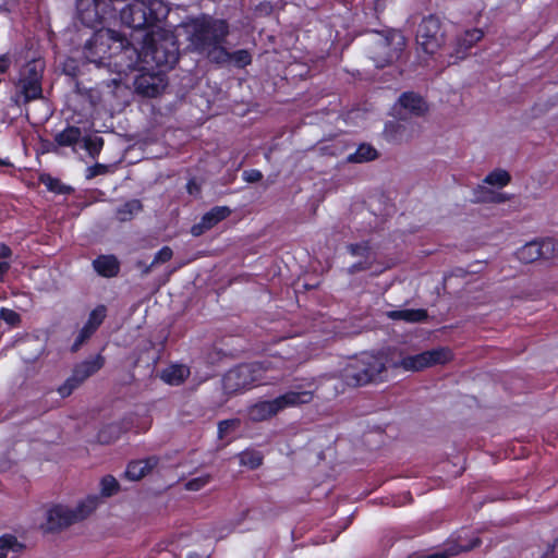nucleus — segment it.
Returning a JSON list of instances; mask_svg holds the SVG:
<instances>
[{"label": "nucleus", "instance_id": "nucleus-3", "mask_svg": "<svg viewBox=\"0 0 558 558\" xmlns=\"http://www.w3.org/2000/svg\"><path fill=\"white\" fill-rule=\"evenodd\" d=\"M170 8L162 0H132L120 10V20L124 26L135 31H148L167 19Z\"/></svg>", "mask_w": 558, "mask_h": 558}, {"label": "nucleus", "instance_id": "nucleus-10", "mask_svg": "<svg viewBox=\"0 0 558 558\" xmlns=\"http://www.w3.org/2000/svg\"><path fill=\"white\" fill-rule=\"evenodd\" d=\"M145 58H149L158 68L171 69L179 60V47L174 37L151 38L145 49Z\"/></svg>", "mask_w": 558, "mask_h": 558}, {"label": "nucleus", "instance_id": "nucleus-19", "mask_svg": "<svg viewBox=\"0 0 558 558\" xmlns=\"http://www.w3.org/2000/svg\"><path fill=\"white\" fill-rule=\"evenodd\" d=\"M93 267L99 276L112 278L120 271V262L114 255H100L93 260Z\"/></svg>", "mask_w": 558, "mask_h": 558}, {"label": "nucleus", "instance_id": "nucleus-21", "mask_svg": "<svg viewBox=\"0 0 558 558\" xmlns=\"http://www.w3.org/2000/svg\"><path fill=\"white\" fill-rule=\"evenodd\" d=\"M190 375V369L184 365H171L161 372L160 378L172 386L181 385Z\"/></svg>", "mask_w": 558, "mask_h": 558}, {"label": "nucleus", "instance_id": "nucleus-18", "mask_svg": "<svg viewBox=\"0 0 558 558\" xmlns=\"http://www.w3.org/2000/svg\"><path fill=\"white\" fill-rule=\"evenodd\" d=\"M482 544L480 537L472 538L468 544L461 545L458 541H450L445 544L444 548L434 554L424 555L423 558H450L461 553L470 551Z\"/></svg>", "mask_w": 558, "mask_h": 558}, {"label": "nucleus", "instance_id": "nucleus-4", "mask_svg": "<svg viewBox=\"0 0 558 558\" xmlns=\"http://www.w3.org/2000/svg\"><path fill=\"white\" fill-rule=\"evenodd\" d=\"M84 25L88 28L86 24ZM97 26L98 24L89 27L94 31L83 45V54L88 62L102 65L108 58L126 49L130 43L119 33L105 27L96 29Z\"/></svg>", "mask_w": 558, "mask_h": 558}, {"label": "nucleus", "instance_id": "nucleus-8", "mask_svg": "<svg viewBox=\"0 0 558 558\" xmlns=\"http://www.w3.org/2000/svg\"><path fill=\"white\" fill-rule=\"evenodd\" d=\"M313 400V392L310 390H290L272 400L260 401L250 409V417L253 421H264L279 411L300 404L310 403Z\"/></svg>", "mask_w": 558, "mask_h": 558}, {"label": "nucleus", "instance_id": "nucleus-56", "mask_svg": "<svg viewBox=\"0 0 558 558\" xmlns=\"http://www.w3.org/2000/svg\"><path fill=\"white\" fill-rule=\"evenodd\" d=\"M0 165H1V166H8V165H9V162H5V161L0 160Z\"/></svg>", "mask_w": 558, "mask_h": 558}, {"label": "nucleus", "instance_id": "nucleus-15", "mask_svg": "<svg viewBox=\"0 0 558 558\" xmlns=\"http://www.w3.org/2000/svg\"><path fill=\"white\" fill-rule=\"evenodd\" d=\"M557 244L553 239L531 241L517 251V257L525 263H534L538 259H550L556 255Z\"/></svg>", "mask_w": 558, "mask_h": 558}, {"label": "nucleus", "instance_id": "nucleus-38", "mask_svg": "<svg viewBox=\"0 0 558 558\" xmlns=\"http://www.w3.org/2000/svg\"><path fill=\"white\" fill-rule=\"evenodd\" d=\"M476 199H477V202H483V203L490 202V203L500 204V203L508 201V197L502 193H495V192L488 191L483 196H477Z\"/></svg>", "mask_w": 558, "mask_h": 558}, {"label": "nucleus", "instance_id": "nucleus-22", "mask_svg": "<svg viewBox=\"0 0 558 558\" xmlns=\"http://www.w3.org/2000/svg\"><path fill=\"white\" fill-rule=\"evenodd\" d=\"M387 316L393 320H404L408 323L425 322L428 317L427 311L418 310H397L387 313Z\"/></svg>", "mask_w": 558, "mask_h": 558}, {"label": "nucleus", "instance_id": "nucleus-25", "mask_svg": "<svg viewBox=\"0 0 558 558\" xmlns=\"http://www.w3.org/2000/svg\"><path fill=\"white\" fill-rule=\"evenodd\" d=\"M378 157V151L369 144H361L355 153L347 157L348 162L362 163L375 160Z\"/></svg>", "mask_w": 558, "mask_h": 558}, {"label": "nucleus", "instance_id": "nucleus-47", "mask_svg": "<svg viewBox=\"0 0 558 558\" xmlns=\"http://www.w3.org/2000/svg\"><path fill=\"white\" fill-rule=\"evenodd\" d=\"M209 230V228L207 227L206 223H204V220L202 219L201 222L194 225L192 228H191V233L194 235V236H199L202 235L205 231Z\"/></svg>", "mask_w": 558, "mask_h": 558}, {"label": "nucleus", "instance_id": "nucleus-52", "mask_svg": "<svg viewBox=\"0 0 558 558\" xmlns=\"http://www.w3.org/2000/svg\"><path fill=\"white\" fill-rule=\"evenodd\" d=\"M549 549H550V547H548L546 551L538 550L537 555H531V556H529L526 553H523L522 558H545L547 556Z\"/></svg>", "mask_w": 558, "mask_h": 558}, {"label": "nucleus", "instance_id": "nucleus-12", "mask_svg": "<svg viewBox=\"0 0 558 558\" xmlns=\"http://www.w3.org/2000/svg\"><path fill=\"white\" fill-rule=\"evenodd\" d=\"M452 353L450 349L439 347L415 355L404 356L397 366H401L405 371L418 372L437 364H445L450 361Z\"/></svg>", "mask_w": 558, "mask_h": 558}, {"label": "nucleus", "instance_id": "nucleus-27", "mask_svg": "<svg viewBox=\"0 0 558 558\" xmlns=\"http://www.w3.org/2000/svg\"><path fill=\"white\" fill-rule=\"evenodd\" d=\"M264 460V456L262 452L254 450V449H247L242 451L239 454V462L243 466H247L251 470L257 469L262 465Z\"/></svg>", "mask_w": 558, "mask_h": 558}, {"label": "nucleus", "instance_id": "nucleus-55", "mask_svg": "<svg viewBox=\"0 0 558 558\" xmlns=\"http://www.w3.org/2000/svg\"><path fill=\"white\" fill-rule=\"evenodd\" d=\"M551 550L556 551L557 555H558V538L555 541L553 547H551Z\"/></svg>", "mask_w": 558, "mask_h": 558}, {"label": "nucleus", "instance_id": "nucleus-40", "mask_svg": "<svg viewBox=\"0 0 558 558\" xmlns=\"http://www.w3.org/2000/svg\"><path fill=\"white\" fill-rule=\"evenodd\" d=\"M109 171V167L102 163H96L87 168L86 179L92 180L97 175L106 174Z\"/></svg>", "mask_w": 558, "mask_h": 558}, {"label": "nucleus", "instance_id": "nucleus-42", "mask_svg": "<svg viewBox=\"0 0 558 558\" xmlns=\"http://www.w3.org/2000/svg\"><path fill=\"white\" fill-rule=\"evenodd\" d=\"M243 179L248 183H256L263 179V173L256 169L245 170L243 172Z\"/></svg>", "mask_w": 558, "mask_h": 558}, {"label": "nucleus", "instance_id": "nucleus-2", "mask_svg": "<svg viewBox=\"0 0 558 558\" xmlns=\"http://www.w3.org/2000/svg\"><path fill=\"white\" fill-rule=\"evenodd\" d=\"M113 490H102L101 497L112 496ZM100 504V495H88L73 506L54 504L46 512V530L60 532L86 520Z\"/></svg>", "mask_w": 558, "mask_h": 558}, {"label": "nucleus", "instance_id": "nucleus-58", "mask_svg": "<svg viewBox=\"0 0 558 558\" xmlns=\"http://www.w3.org/2000/svg\"><path fill=\"white\" fill-rule=\"evenodd\" d=\"M409 558H423V556H411Z\"/></svg>", "mask_w": 558, "mask_h": 558}, {"label": "nucleus", "instance_id": "nucleus-35", "mask_svg": "<svg viewBox=\"0 0 558 558\" xmlns=\"http://www.w3.org/2000/svg\"><path fill=\"white\" fill-rule=\"evenodd\" d=\"M95 333V331L85 326L80 330L74 343L71 347L72 352H76Z\"/></svg>", "mask_w": 558, "mask_h": 558}, {"label": "nucleus", "instance_id": "nucleus-7", "mask_svg": "<svg viewBox=\"0 0 558 558\" xmlns=\"http://www.w3.org/2000/svg\"><path fill=\"white\" fill-rule=\"evenodd\" d=\"M45 66L44 59L32 58L21 68L12 97L16 105H26L43 97L41 82Z\"/></svg>", "mask_w": 558, "mask_h": 558}, {"label": "nucleus", "instance_id": "nucleus-57", "mask_svg": "<svg viewBox=\"0 0 558 558\" xmlns=\"http://www.w3.org/2000/svg\"><path fill=\"white\" fill-rule=\"evenodd\" d=\"M480 190H482V195L483 196L486 192L484 191L483 186H480Z\"/></svg>", "mask_w": 558, "mask_h": 558}, {"label": "nucleus", "instance_id": "nucleus-37", "mask_svg": "<svg viewBox=\"0 0 558 558\" xmlns=\"http://www.w3.org/2000/svg\"><path fill=\"white\" fill-rule=\"evenodd\" d=\"M0 319H3L10 326H16L21 322V316L13 310L1 308L0 310Z\"/></svg>", "mask_w": 558, "mask_h": 558}, {"label": "nucleus", "instance_id": "nucleus-1", "mask_svg": "<svg viewBox=\"0 0 558 558\" xmlns=\"http://www.w3.org/2000/svg\"><path fill=\"white\" fill-rule=\"evenodd\" d=\"M189 48L206 57L210 62L222 63L227 58V43L230 25L227 20L202 14L181 24Z\"/></svg>", "mask_w": 558, "mask_h": 558}, {"label": "nucleus", "instance_id": "nucleus-31", "mask_svg": "<svg viewBox=\"0 0 558 558\" xmlns=\"http://www.w3.org/2000/svg\"><path fill=\"white\" fill-rule=\"evenodd\" d=\"M83 148L87 150L92 158H96L104 146V140L99 136L82 137Z\"/></svg>", "mask_w": 558, "mask_h": 558}, {"label": "nucleus", "instance_id": "nucleus-14", "mask_svg": "<svg viewBox=\"0 0 558 558\" xmlns=\"http://www.w3.org/2000/svg\"><path fill=\"white\" fill-rule=\"evenodd\" d=\"M104 365V357L97 355L77 364L72 375L65 380L63 385L58 388L62 398L69 397L74 389H76L84 380L98 372Z\"/></svg>", "mask_w": 558, "mask_h": 558}, {"label": "nucleus", "instance_id": "nucleus-16", "mask_svg": "<svg viewBox=\"0 0 558 558\" xmlns=\"http://www.w3.org/2000/svg\"><path fill=\"white\" fill-rule=\"evenodd\" d=\"M134 89L144 97H156L166 87L165 78L159 73H142L134 80Z\"/></svg>", "mask_w": 558, "mask_h": 558}, {"label": "nucleus", "instance_id": "nucleus-29", "mask_svg": "<svg viewBox=\"0 0 558 558\" xmlns=\"http://www.w3.org/2000/svg\"><path fill=\"white\" fill-rule=\"evenodd\" d=\"M228 58L221 63H233L238 68H244L252 62V57L247 50L241 49L234 52L227 50Z\"/></svg>", "mask_w": 558, "mask_h": 558}, {"label": "nucleus", "instance_id": "nucleus-48", "mask_svg": "<svg viewBox=\"0 0 558 558\" xmlns=\"http://www.w3.org/2000/svg\"><path fill=\"white\" fill-rule=\"evenodd\" d=\"M232 424H233V422L228 421V420L219 422V424H218L219 438H222L225 436V434L228 432V429L231 427Z\"/></svg>", "mask_w": 558, "mask_h": 558}, {"label": "nucleus", "instance_id": "nucleus-32", "mask_svg": "<svg viewBox=\"0 0 558 558\" xmlns=\"http://www.w3.org/2000/svg\"><path fill=\"white\" fill-rule=\"evenodd\" d=\"M107 315V308L105 305H98L96 308H94L88 317L87 323L85 326L92 328L94 331L98 329V327L102 324L104 319Z\"/></svg>", "mask_w": 558, "mask_h": 558}, {"label": "nucleus", "instance_id": "nucleus-33", "mask_svg": "<svg viewBox=\"0 0 558 558\" xmlns=\"http://www.w3.org/2000/svg\"><path fill=\"white\" fill-rule=\"evenodd\" d=\"M511 180L510 174L506 170H495L490 172L484 180L489 185L505 186Z\"/></svg>", "mask_w": 558, "mask_h": 558}, {"label": "nucleus", "instance_id": "nucleus-9", "mask_svg": "<svg viewBox=\"0 0 558 558\" xmlns=\"http://www.w3.org/2000/svg\"><path fill=\"white\" fill-rule=\"evenodd\" d=\"M266 362L242 364L230 369L222 379V386L227 393H235L246 389L259 380V373L266 368Z\"/></svg>", "mask_w": 558, "mask_h": 558}, {"label": "nucleus", "instance_id": "nucleus-23", "mask_svg": "<svg viewBox=\"0 0 558 558\" xmlns=\"http://www.w3.org/2000/svg\"><path fill=\"white\" fill-rule=\"evenodd\" d=\"M143 210V204L140 199H130L116 209V218L120 222L131 221L137 214Z\"/></svg>", "mask_w": 558, "mask_h": 558}, {"label": "nucleus", "instance_id": "nucleus-46", "mask_svg": "<svg viewBox=\"0 0 558 558\" xmlns=\"http://www.w3.org/2000/svg\"><path fill=\"white\" fill-rule=\"evenodd\" d=\"M371 268V264L367 262H360L356 264H353L351 267L348 268V272L350 275H354L359 271H364Z\"/></svg>", "mask_w": 558, "mask_h": 558}, {"label": "nucleus", "instance_id": "nucleus-20", "mask_svg": "<svg viewBox=\"0 0 558 558\" xmlns=\"http://www.w3.org/2000/svg\"><path fill=\"white\" fill-rule=\"evenodd\" d=\"M483 32L478 28L466 31L457 40V47L454 49L456 59H463L466 56V51L477 41L483 38Z\"/></svg>", "mask_w": 558, "mask_h": 558}, {"label": "nucleus", "instance_id": "nucleus-36", "mask_svg": "<svg viewBox=\"0 0 558 558\" xmlns=\"http://www.w3.org/2000/svg\"><path fill=\"white\" fill-rule=\"evenodd\" d=\"M172 256H173L172 248L169 246H163L161 250H159L155 254L151 263H153L154 267H156L158 265L169 262L172 258Z\"/></svg>", "mask_w": 558, "mask_h": 558}, {"label": "nucleus", "instance_id": "nucleus-45", "mask_svg": "<svg viewBox=\"0 0 558 558\" xmlns=\"http://www.w3.org/2000/svg\"><path fill=\"white\" fill-rule=\"evenodd\" d=\"M135 267L141 270V277L148 276L151 272V270L155 268L153 263L146 264L145 262L140 260V259L135 262Z\"/></svg>", "mask_w": 558, "mask_h": 558}, {"label": "nucleus", "instance_id": "nucleus-41", "mask_svg": "<svg viewBox=\"0 0 558 558\" xmlns=\"http://www.w3.org/2000/svg\"><path fill=\"white\" fill-rule=\"evenodd\" d=\"M210 480L211 477L209 475L192 478L189 483H186L185 488L192 489L205 486L210 483Z\"/></svg>", "mask_w": 558, "mask_h": 558}, {"label": "nucleus", "instance_id": "nucleus-50", "mask_svg": "<svg viewBox=\"0 0 558 558\" xmlns=\"http://www.w3.org/2000/svg\"><path fill=\"white\" fill-rule=\"evenodd\" d=\"M10 268V264L7 260L0 259V281L3 280L4 275Z\"/></svg>", "mask_w": 558, "mask_h": 558}, {"label": "nucleus", "instance_id": "nucleus-28", "mask_svg": "<svg viewBox=\"0 0 558 558\" xmlns=\"http://www.w3.org/2000/svg\"><path fill=\"white\" fill-rule=\"evenodd\" d=\"M23 545L12 534H4L0 537V558H7L9 551L17 553Z\"/></svg>", "mask_w": 558, "mask_h": 558}, {"label": "nucleus", "instance_id": "nucleus-26", "mask_svg": "<svg viewBox=\"0 0 558 558\" xmlns=\"http://www.w3.org/2000/svg\"><path fill=\"white\" fill-rule=\"evenodd\" d=\"M231 214V209L227 206H216L203 216L204 223L209 229L215 227L218 222L226 219Z\"/></svg>", "mask_w": 558, "mask_h": 558}, {"label": "nucleus", "instance_id": "nucleus-11", "mask_svg": "<svg viewBox=\"0 0 558 558\" xmlns=\"http://www.w3.org/2000/svg\"><path fill=\"white\" fill-rule=\"evenodd\" d=\"M416 43L427 54H434L445 44V32L437 16L423 19L417 28Z\"/></svg>", "mask_w": 558, "mask_h": 558}, {"label": "nucleus", "instance_id": "nucleus-24", "mask_svg": "<svg viewBox=\"0 0 558 558\" xmlns=\"http://www.w3.org/2000/svg\"><path fill=\"white\" fill-rule=\"evenodd\" d=\"M82 130L77 126L71 125L57 133L54 135V142L61 147H74V145L82 141Z\"/></svg>", "mask_w": 558, "mask_h": 558}, {"label": "nucleus", "instance_id": "nucleus-30", "mask_svg": "<svg viewBox=\"0 0 558 558\" xmlns=\"http://www.w3.org/2000/svg\"><path fill=\"white\" fill-rule=\"evenodd\" d=\"M39 180L51 192L68 194L72 191L70 186L63 185L58 179L52 178L50 174L44 173L39 177Z\"/></svg>", "mask_w": 558, "mask_h": 558}, {"label": "nucleus", "instance_id": "nucleus-17", "mask_svg": "<svg viewBox=\"0 0 558 558\" xmlns=\"http://www.w3.org/2000/svg\"><path fill=\"white\" fill-rule=\"evenodd\" d=\"M159 458L156 456L143 460L131 461L124 472V477L129 481H140L150 474L157 468Z\"/></svg>", "mask_w": 558, "mask_h": 558}, {"label": "nucleus", "instance_id": "nucleus-51", "mask_svg": "<svg viewBox=\"0 0 558 558\" xmlns=\"http://www.w3.org/2000/svg\"><path fill=\"white\" fill-rule=\"evenodd\" d=\"M64 72L68 75H72V76L76 75V66L73 65V61H70L69 63L65 64Z\"/></svg>", "mask_w": 558, "mask_h": 558}, {"label": "nucleus", "instance_id": "nucleus-39", "mask_svg": "<svg viewBox=\"0 0 558 558\" xmlns=\"http://www.w3.org/2000/svg\"><path fill=\"white\" fill-rule=\"evenodd\" d=\"M348 251L354 256L367 257L369 253V246L366 242L349 244Z\"/></svg>", "mask_w": 558, "mask_h": 558}, {"label": "nucleus", "instance_id": "nucleus-53", "mask_svg": "<svg viewBox=\"0 0 558 558\" xmlns=\"http://www.w3.org/2000/svg\"><path fill=\"white\" fill-rule=\"evenodd\" d=\"M257 10L262 13L269 14L272 10V7L269 3H260Z\"/></svg>", "mask_w": 558, "mask_h": 558}, {"label": "nucleus", "instance_id": "nucleus-34", "mask_svg": "<svg viewBox=\"0 0 558 558\" xmlns=\"http://www.w3.org/2000/svg\"><path fill=\"white\" fill-rule=\"evenodd\" d=\"M404 121H396V122H389L386 124L385 133L390 136L392 140L396 141H402L403 140V132L405 131V125L403 123Z\"/></svg>", "mask_w": 558, "mask_h": 558}, {"label": "nucleus", "instance_id": "nucleus-43", "mask_svg": "<svg viewBox=\"0 0 558 558\" xmlns=\"http://www.w3.org/2000/svg\"><path fill=\"white\" fill-rule=\"evenodd\" d=\"M106 87L109 89V93L113 96H118L119 92L122 90V83L120 78H112L104 83Z\"/></svg>", "mask_w": 558, "mask_h": 558}, {"label": "nucleus", "instance_id": "nucleus-44", "mask_svg": "<svg viewBox=\"0 0 558 558\" xmlns=\"http://www.w3.org/2000/svg\"><path fill=\"white\" fill-rule=\"evenodd\" d=\"M99 486L100 488H120L117 478L110 474H107L104 477H101Z\"/></svg>", "mask_w": 558, "mask_h": 558}, {"label": "nucleus", "instance_id": "nucleus-49", "mask_svg": "<svg viewBox=\"0 0 558 558\" xmlns=\"http://www.w3.org/2000/svg\"><path fill=\"white\" fill-rule=\"evenodd\" d=\"M12 255L11 248L5 244H0V259L7 260Z\"/></svg>", "mask_w": 558, "mask_h": 558}, {"label": "nucleus", "instance_id": "nucleus-54", "mask_svg": "<svg viewBox=\"0 0 558 558\" xmlns=\"http://www.w3.org/2000/svg\"><path fill=\"white\" fill-rule=\"evenodd\" d=\"M409 500H410V495L407 493V494H402V498L399 497L398 499H393V504L396 506H399V505H402V504H404V502H407Z\"/></svg>", "mask_w": 558, "mask_h": 558}, {"label": "nucleus", "instance_id": "nucleus-6", "mask_svg": "<svg viewBox=\"0 0 558 558\" xmlns=\"http://www.w3.org/2000/svg\"><path fill=\"white\" fill-rule=\"evenodd\" d=\"M405 48V37L396 29L373 32L368 38V53L376 68L398 61Z\"/></svg>", "mask_w": 558, "mask_h": 558}, {"label": "nucleus", "instance_id": "nucleus-13", "mask_svg": "<svg viewBox=\"0 0 558 558\" xmlns=\"http://www.w3.org/2000/svg\"><path fill=\"white\" fill-rule=\"evenodd\" d=\"M428 110L427 101L414 92L402 93L392 107L395 118L400 121H407L413 117H424Z\"/></svg>", "mask_w": 558, "mask_h": 558}, {"label": "nucleus", "instance_id": "nucleus-5", "mask_svg": "<svg viewBox=\"0 0 558 558\" xmlns=\"http://www.w3.org/2000/svg\"><path fill=\"white\" fill-rule=\"evenodd\" d=\"M343 376L347 384L354 387L383 381L387 376L386 359L363 353L345 366Z\"/></svg>", "mask_w": 558, "mask_h": 558}]
</instances>
